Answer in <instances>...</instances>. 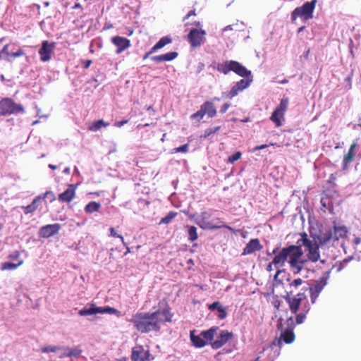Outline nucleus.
<instances>
[{
  "label": "nucleus",
  "instance_id": "28",
  "mask_svg": "<svg viewBox=\"0 0 361 361\" xmlns=\"http://www.w3.org/2000/svg\"><path fill=\"white\" fill-rule=\"evenodd\" d=\"M219 329L218 326H214L210 329L206 331H202L201 332V336H202L203 338L207 342H209L211 345V342H213L215 334H216L217 330Z\"/></svg>",
  "mask_w": 361,
  "mask_h": 361
},
{
  "label": "nucleus",
  "instance_id": "7",
  "mask_svg": "<svg viewBox=\"0 0 361 361\" xmlns=\"http://www.w3.org/2000/svg\"><path fill=\"white\" fill-rule=\"evenodd\" d=\"M217 111L215 104L212 102L206 101L201 106L200 109L190 116V119L195 123L200 122L207 115L208 118L216 116Z\"/></svg>",
  "mask_w": 361,
  "mask_h": 361
},
{
  "label": "nucleus",
  "instance_id": "35",
  "mask_svg": "<svg viewBox=\"0 0 361 361\" xmlns=\"http://www.w3.org/2000/svg\"><path fill=\"white\" fill-rule=\"evenodd\" d=\"M62 350L68 351L66 355H68V357H78L82 352L78 346L73 348L63 347Z\"/></svg>",
  "mask_w": 361,
  "mask_h": 361
},
{
  "label": "nucleus",
  "instance_id": "37",
  "mask_svg": "<svg viewBox=\"0 0 361 361\" xmlns=\"http://www.w3.org/2000/svg\"><path fill=\"white\" fill-rule=\"evenodd\" d=\"M188 239L190 242H194L198 238L197 228L194 226H188Z\"/></svg>",
  "mask_w": 361,
  "mask_h": 361
},
{
  "label": "nucleus",
  "instance_id": "46",
  "mask_svg": "<svg viewBox=\"0 0 361 361\" xmlns=\"http://www.w3.org/2000/svg\"><path fill=\"white\" fill-rule=\"evenodd\" d=\"M0 52H1V56L3 54H6V59L7 61H11V59H10V54H11V53H9V52H8V44L5 45V46L3 47L2 50H1V51H0Z\"/></svg>",
  "mask_w": 361,
  "mask_h": 361
},
{
  "label": "nucleus",
  "instance_id": "34",
  "mask_svg": "<svg viewBox=\"0 0 361 361\" xmlns=\"http://www.w3.org/2000/svg\"><path fill=\"white\" fill-rule=\"evenodd\" d=\"M288 281L289 283V287L290 288L296 290L299 286H302V284L305 283V281L302 280L300 278L295 279L293 281H290V279L288 278ZM293 292V290H291L290 293H287L286 295H289L290 297H293V295H290V294Z\"/></svg>",
  "mask_w": 361,
  "mask_h": 361
},
{
  "label": "nucleus",
  "instance_id": "48",
  "mask_svg": "<svg viewBox=\"0 0 361 361\" xmlns=\"http://www.w3.org/2000/svg\"><path fill=\"white\" fill-rule=\"evenodd\" d=\"M231 104L229 103H225L224 104L221 108H220V113L221 114H224L226 112V111L228 109V108L230 107Z\"/></svg>",
  "mask_w": 361,
  "mask_h": 361
},
{
  "label": "nucleus",
  "instance_id": "13",
  "mask_svg": "<svg viewBox=\"0 0 361 361\" xmlns=\"http://www.w3.org/2000/svg\"><path fill=\"white\" fill-rule=\"evenodd\" d=\"M152 359L149 350H145L142 345H137L132 348V361H150Z\"/></svg>",
  "mask_w": 361,
  "mask_h": 361
},
{
  "label": "nucleus",
  "instance_id": "29",
  "mask_svg": "<svg viewBox=\"0 0 361 361\" xmlns=\"http://www.w3.org/2000/svg\"><path fill=\"white\" fill-rule=\"evenodd\" d=\"M211 67L215 70H217L219 72L224 73V75H227L230 72L231 61H227L225 63H215L212 64Z\"/></svg>",
  "mask_w": 361,
  "mask_h": 361
},
{
  "label": "nucleus",
  "instance_id": "25",
  "mask_svg": "<svg viewBox=\"0 0 361 361\" xmlns=\"http://www.w3.org/2000/svg\"><path fill=\"white\" fill-rule=\"evenodd\" d=\"M178 56L176 51L168 52L164 54L154 56L151 59L156 63H161L164 61H171Z\"/></svg>",
  "mask_w": 361,
  "mask_h": 361
},
{
  "label": "nucleus",
  "instance_id": "21",
  "mask_svg": "<svg viewBox=\"0 0 361 361\" xmlns=\"http://www.w3.org/2000/svg\"><path fill=\"white\" fill-rule=\"evenodd\" d=\"M263 248L258 238L251 239L249 243L246 245L242 255H247L254 253L256 251H259Z\"/></svg>",
  "mask_w": 361,
  "mask_h": 361
},
{
  "label": "nucleus",
  "instance_id": "19",
  "mask_svg": "<svg viewBox=\"0 0 361 361\" xmlns=\"http://www.w3.org/2000/svg\"><path fill=\"white\" fill-rule=\"evenodd\" d=\"M49 195H51V197L53 200L55 199L54 195L51 191H47L44 195L43 197L41 195L37 196L32 202V203L26 207H22V208L24 209V212L25 214H28L30 213H32L35 212L37 209L38 207V202L39 200L43 198H47Z\"/></svg>",
  "mask_w": 361,
  "mask_h": 361
},
{
  "label": "nucleus",
  "instance_id": "62",
  "mask_svg": "<svg viewBox=\"0 0 361 361\" xmlns=\"http://www.w3.org/2000/svg\"><path fill=\"white\" fill-rule=\"evenodd\" d=\"M193 25H195L197 27L201 26V23L200 21H195L194 22Z\"/></svg>",
  "mask_w": 361,
  "mask_h": 361
},
{
  "label": "nucleus",
  "instance_id": "18",
  "mask_svg": "<svg viewBox=\"0 0 361 361\" xmlns=\"http://www.w3.org/2000/svg\"><path fill=\"white\" fill-rule=\"evenodd\" d=\"M231 71H233L239 76L245 78H247V77L252 75L250 71L247 70L244 66L240 64L239 62L233 60H231L230 72Z\"/></svg>",
  "mask_w": 361,
  "mask_h": 361
},
{
  "label": "nucleus",
  "instance_id": "12",
  "mask_svg": "<svg viewBox=\"0 0 361 361\" xmlns=\"http://www.w3.org/2000/svg\"><path fill=\"white\" fill-rule=\"evenodd\" d=\"M205 35V30L194 28L188 35V39L192 47H198L204 42Z\"/></svg>",
  "mask_w": 361,
  "mask_h": 361
},
{
  "label": "nucleus",
  "instance_id": "38",
  "mask_svg": "<svg viewBox=\"0 0 361 361\" xmlns=\"http://www.w3.org/2000/svg\"><path fill=\"white\" fill-rule=\"evenodd\" d=\"M177 214L178 213L176 212H169L166 216L163 217L161 219L159 224H169L171 221V220L173 219L177 216Z\"/></svg>",
  "mask_w": 361,
  "mask_h": 361
},
{
  "label": "nucleus",
  "instance_id": "59",
  "mask_svg": "<svg viewBox=\"0 0 361 361\" xmlns=\"http://www.w3.org/2000/svg\"><path fill=\"white\" fill-rule=\"evenodd\" d=\"M82 8V6H81V4H79V3L75 4L73 6V9H78V8Z\"/></svg>",
  "mask_w": 361,
  "mask_h": 361
},
{
  "label": "nucleus",
  "instance_id": "27",
  "mask_svg": "<svg viewBox=\"0 0 361 361\" xmlns=\"http://www.w3.org/2000/svg\"><path fill=\"white\" fill-rule=\"evenodd\" d=\"M348 229L345 226H336L334 225V238L335 241H338L340 238H343L347 236Z\"/></svg>",
  "mask_w": 361,
  "mask_h": 361
},
{
  "label": "nucleus",
  "instance_id": "5",
  "mask_svg": "<svg viewBox=\"0 0 361 361\" xmlns=\"http://www.w3.org/2000/svg\"><path fill=\"white\" fill-rule=\"evenodd\" d=\"M317 2V0H312L305 2L301 6L295 8L291 14L292 20H295L297 18H300L303 22H306L312 19Z\"/></svg>",
  "mask_w": 361,
  "mask_h": 361
},
{
  "label": "nucleus",
  "instance_id": "22",
  "mask_svg": "<svg viewBox=\"0 0 361 361\" xmlns=\"http://www.w3.org/2000/svg\"><path fill=\"white\" fill-rule=\"evenodd\" d=\"M75 196V188L73 185H70L68 188L59 195V200L63 202H71Z\"/></svg>",
  "mask_w": 361,
  "mask_h": 361
},
{
  "label": "nucleus",
  "instance_id": "39",
  "mask_svg": "<svg viewBox=\"0 0 361 361\" xmlns=\"http://www.w3.org/2000/svg\"><path fill=\"white\" fill-rule=\"evenodd\" d=\"M99 313L100 314H104V313H108V314H116L117 312H118V311L117 310H116L115 308L114 307H99Z\"/></svg>",
  "mask_w": 361,
  "mask_h": 361
},
{
  "label": "nucleus",
  "instance_id": "31",
  "mask_svg": "<svg viewBox=\"0 0 361 361\" xmlns=\"http://www.w3.org/2000/svg\"><path fill=\"white\" fill-rule=\"evenodd\" d=\"M171 38L170 37L166 36L161 37L152 47V51H157L159 49L163 48L168 44L171 42Z\"/></svg>",
  "mask_w": 361,
  "mask_h": 361
},
{
  "label": "nucleus",
  "instance_id": "30",
  "mask_svg": "<svg viewBox=\"0 0 361 361\" xmlns=\"http://www.w3.org/2000/svg\"><path fill=\"white\" fill-rule=\"evenodd\" d=\"M99 307H97L95 304L91 303L90 304V307H84L82 310H79L78 314L80 316H87L92 315L99 313Z\"/></svg>",
  "mask_w": 361,
  "mask_h": 361
},
{
  "label": "nucleus",
  "instance_id": "55",
  "mask_svg": "<svg viewBox=\"0 0 361 361\" xmlns=\"http://www.w3.org/2000/svg\"><path fill=\"white\" fill-rule=\"evenodd\" d=\"M273 266H274V264H273V261H272L271 263H269V264L267 266V267H266V270H267V271H269V272H271V271H273V269H273Z\"/></svg>",
  "mask_w": 361,
  "mask_h": 361
},
{
  "label": "nucleus",
  "instance_id": "42",
  "mask_svg": "<svg viewBox=\"0 0 361 361\" xmlns=\"http://www.w3.org/2000/svg\"><path fill=\"white\" fill-rule=\"evenodd\" d=\"M62 348H63V347L49 345V346L42 348V351L43 353H49V352L55 353L57 350H62Z\"/></svg>",
  "mask_w": 361,
  "mask_h": 361
},
{
  "label": "nucleus",
  "instance_id": "8",
  "mask_svg": "<svg viewBox=\"0 0 361 361\" xmlns=\"http://www.w3.org/2000/svg\"><path fill=\"white\" fill-rule=\"evenodd\" d=\"M200 226L206 230H216L220 228H226L232 231V228L226 225L219 218L214 219L215 223L208 221V214L206 212H202L200 214Z\"/></svg>",
  "mask_w": 361,
  "mask_h": 361
},
{
  "label": "nucleus",
  "instance_id": "10",
  "mask_svg": "<svg viewBox=\"0 0 361 361\" xmlns=\"http://www.w3.org/2000/svg\"><path fill=\"white\" fill-rule=\"evenodd\" d=\"M328 274L325 273L322 277L315 281V283L309 288L310 293V299L312 303H314L324 288L327 284Z\"/></svg>",
  "mask_w": 361,
  "mask_h": 361
},
{
  "label": "nucleus",
  "instance_id": "56",
  "mask_svg": "<svg viewBox=\"0 0 361 361\" xmlns=\"http://www.w3.org/2000/svg\"><path fill=\"white\" fill-rule=\"evenodd\" d=\"M280 305H281V302L279 300H276L274 302V307L276 309V310H279V307H280Z\"/></svg>",
  "mask_w": 361,
  "mask_h": 361
},
{
  "label": "nucleus",
  "instance_id": "3",
  "mask_svg": "<svg viewBox=\"0 0 361 361\" xmlns=\"http://www.w3.org/2000/svg\"><path fill=\"white\" fill-rule=\"evenodd\" d=\"M273 254L275 255L272 260L275 268L279 269L283 267L288 260L290 267L295 274L300 273L302 270V265L299 259L303 255L304 252L302 249L300 248V246L289 245L283 247L279 253L276 248L273 250Z\"/></svg>",
  "mask_w": 361,
  "mask_h": 361
},
{
  "label": "nucleus",
  "instance_id": "24",
  "mask_svg": "<svg viewBox=\"0 0 361 361\" xmlns=\"http://www.w3.org/2000/svg\"><path fill=\"white\" fill-rule=\"evenodd\" d=\"M195 331L192 330L190 332V338L193 346L201 348L207 345V341L203 338L201 334L198 336L195 334Z\"/></svg>",
  "mask_w": 361,
  "mask_h": 361
},
{
  "label": "nucleus",
  "instance_id": "43",
  "mask_svg": "<svg viewBox=\"0 0 361 361\" xmlns=\"http://www.w3.org/2000/svg\"><path fill=\"white\" fill-rule=\"evenodd\" d=\"M188 145L185 144L180 147L173 148L172 149V153H178V152L186 153V152H188Z\"/></svg>",
  "mask_w": 361,
  "mask_h": 361
},
{
  "label": "nucleus",
  "instance_id": "14",
  "mask_svg": "<svg viewBox=\"0 0 361 361\" xmlns=\"http://www.w3.org/2000/svg\"><path fill=\"white\" fill-rule=\"evenodd\" d=\"M55 47V42H49L47 40L43 41L42 47L39 50L40 60L43 62L49 61L51 59Z\"/></svg>",
  "mask_w": 361,
  "mask_h": 361
},
{
  "label": "nucleus",
  "instance_id": "47",
  "mask_svg": "<svg viewBox=\"0 0 361 361\" xmlns=\"http://www.w3.org/2000/svg\"><path fill=\"white\" fill-rule=\"evenodd\" d=\"M23 55H25V52L22 49H19L16 52L11 53L10 54L11 61L12 60V59H14V58H16V57H19V56H22Z\"/></svg>",
  "mask_w": 361,
  "mask_h": 361
},
{
  "label": "nucleus",
  "instance_id": "54",
  "mask_svg": "<svg viewBox=\"0 0 361 361\" xmlns=\"http://www.w3.org/2000/svg\"><path fill=\"white\" fill-rule=\"evenodd\" d=\"M353 243L355 245H358L361 243V238L360 237H355L353 240Z\"/></svg>",
  "mask_w": 361,
  "mask_h": 361
},
{
  "label": "nucleus",
  "instance_id": "57",
  "mask_svg": "<svg viewBox=\"0 0 361 361\" xmlns=\"http://www.w3.org/2000/svg\"><path fill=\"white\" fill-rule=\"evenodd\" d=\"M220 100H221V99L219 97H213L212 99H211L209 102H212L213 104H215L216 102H219Z\"/></svg>",
  "mask_w": 361,
  "mask_h": 361
},
{
  "label": "nucleus",
  "instance_id": "9",
  "mask_svg": "<svg viewBox=\"0 0 361 361\" xmlns=\"http://www.w3.org/2000/svg\"><path fill=\"white\" fill-rule=\"evenodd\" d=\"M252 81L253 75H250L245 79H241L234 84L228 92L224 93L223 94L225 95L227 98L232 99L237 96L239 92L247 88L251 85Z\"/></svg>",
  "mask_w": 361,
  "mask_h": 361
},
{
  "label": "nucleus",
  "instance_id": "1",
  "mask_svg": "<svg viewBox=\"0 0 361 361\" xmlns=\"http://www.w3.org/2000/svg\"><path fill=\"white\" fill-rule=\"evenodd\" d=\"M284 299L288 304L290 311L295 314V321H294L293 317L286 319V328L281 333L278 341L279 345H281L282 341L286 344H290L295 341V335L293 330L295 325L302 324L310 310V305L305 292L298 293L293 297L288 295L284 297Z\"/></svg>",
  "mask_w": 361,
  "mask_h": 361
},
{
  "label": "nucleus",
  "instance_id": "17",
  "mask_svg": "<svg viewBox=\"0 0 361 361\" xmlns=\"http://www.w3.org/2000/svg\"><path fill=\"white\" fill-rule=\"evenodd\" d=\"M111 42L117 47L116 54H119L130 47V41L126 37L116 36L111 38Z\"/></svg>",
  "mask_w": 361,
  "mask_h": 361
},
{
  "label": "nucleus",
  "instance_id": "60",
  "mask_svg": "<svg viewBox=\"0 0 361 361\" xmlns=\"http://www.w3.org/2000/svg\"><path fill=\"white\" fill-rule=\"evenodd\" d=\"M336 179V177L333 174H331L329 178V182H334Z\"/></svg>",
  "mask_w": 361,
  "mask_h": 361
},
{
  "label": "nucleus",
  "instance_id": "2",
  "mask_svg": "<svg viewBox=\"0 0 361 361\" xmlns=\"http://www.w3.org/2000/svg\"><path fill=\"white\" fill-rule=\"evenodd\" d=\"M173 314L168 304L161 311L158 310L153 312H137L131 319L133 326L139 332L147 334L150 331L158 332L161 329V324L171 322Z\"/></svg>",
  "mask_w": 361,
  "mask_h": 361
},
{
  "label": "nucleus",
  "instance_id": "15",
  "mask_svg": "<svg viewBox=\"0 0 361 361\" xmlns=\"http://www.w3.org/2000/svg\"><path fill=\"white\" fill-rule=\"evenodd\" d=\"M233 334L227 330H221L217 338L211 342V347L214 350H218L224 346L229 340L233 338Z\"/></svg>",
  "mask_w": 361,
  "mask_h": 361
},
{
  "label": "nucleus",
  "instance_id": "45",
  "mask_svg": "<svg viewBox=\"0 0 361 361\" xmlns=\"http://www.w3.org/2000/svg\"><path fill=\"white\" fill-rule=\"evenodd\" d=\"M20 256V252L18 250H16L13 252L11 253L8 258L11 260H18Z\"/></svg>",
  "mask_w": 361,
  "mask_h": 361
},
{
  "label": "nucleus",
  "instance_id": "6",
  "mask_svg": "<svg viewBox=\"0 0 361 361\" xmlns=\"http://www.w3.org/2000/svg\"><path fill=\"white\" fill-rule=\"evenodd\" d=\"M25 112L21 104L16 103L12 99L6 97L0 101V116H7L12 114H23Z\"/></svg>",
  "mask_w": 361,
  "mask_h": 361
},
{
  "label": "nucleus",
  "instance_id": "40",
  "mask_svg": "<svg viewBox=\"0 0 361 361\" xmlns=\"http://www.w3.org/2000/svg\"><path fill=\"white\" fill-rule=\"evenodd\" d=\"M284 272V270L278 269L274 277V286H279L283 283V281L279 279V275Z\"/></svg>",
  "mask_w": 361,
  "mask_h": 361
},
{
  "label": "nucleus",
  "instance_id": "49",
  "mask_svg": "<svg viewBox=\"0 0 361 361\" xmlns=\"http://www.w3.org/2000/svg\"><path fill=\"white\" fill-rule=\"evenodd\" d=\"M127 123H128V120H123V121H116L114 123V126L116 127L120 128V127L123 126L124 124H126Z\"/></svg>",
  "mask_w": 361,
  "mask_h": 361
},
{
  "label": "nucleus",
  "instance_id": "44",
  "mask_svg": "<svg viewBox=\"0 0 361 361\" xmlns=\"http://www.w3.org/2000/svg\"><path fill=\"white\" fill-rule=\"evenodd\" d=\"M109 231L111 236L120 238L123 245H126V243L125 242L123 237L121 235L117 234L114 228H110Z\"/></svg>",
  "mask_w": 361,
  "mask_h": 361
},
{
  "label": "nucleus",
  "instance_id": "58",
  "mask_svg": "<svg viewBox=\"0 0 361 361\" xmlns=\"http://www.w3.org/2000/svg\"><path fill=\"white\" fill-rule=\"evenodd\" d=\"M154 51H152V49H150V51H148V52H147V53L144 56L143 59H146L147 58H148V57H149V56L150 54H152V53H154Z\"/></svg>",
  "mask_w": 361,
  "mask_h": 361
},
{
  "label": "nucleus",
  "instance_id": "53",
  "mask_svg": "<svg viewBox=\"0 0 361 361\" xmlns=\"http://www.w3.org/2000/svg\"><path fill=\"white\" fill-rule=\"evenodd\" d=\"M269 145H259V146H256L254 149H253V152H255L257 150H260V149H265L266 147H267Z\"/></svg>",
  "mask_w": 361,
  "mask_h": 361
},
{
  "label": "nucleus",
  "instance_id": "51",
  "mask_svg": "<svg viewBox=\"0 0 361 361\" xmlns=\"http://www.w3.org/2000/svg\"><path fill=\"white\" fill-rule=\"evenodd\" d=\"M191 16H195V10H192V11H189L188 13L184 17L183 21L186 20Z\"/></svg>",
  "mask_w": 361,
  "mask_h": 361
},
{
  "label": "nucleus",
  "instance_id": "32",
  "mask_svg": "<svg viewBox=\"0 0 361 361\" xmlns=\"http://www.w3.org/2000/svg\"><path fill=\"white\" fill-rule=\"evenodd\" d=\"M109 123H106L104 120L101 119L94 121L92 124L89 125L88 129L93 132H97L99 130L102 128H106L109 126Z\"/></svg>",
  "mask_w": 361,
  "mask_h": 361
},
{
  "label": "nucleus",
  "instance_id": "4",
  "mask_svg": "<svg viewBox=\"0 0 361 361\" xmlns=\"http://www.w3.org/2000/svg\"><path fill=\"white\" fill-rule=\"evenodd\" d=\"M300 238L298 239L296 242L295 246H300V248L302 249V247L304 246L305 247V252H307V257L309 261L312 262H317L320 258L319 254V244L315 240H310L308 238V235L306 233H300Z\"/></svg>",
  "mask_w": 361,
  "mask_h": 361
},
{
  "label": "nucleus",
  "instance_id": "36",
  "mask_svg": "<svg viewBox=\"0 0 361 361\" xmlns=\"http://www.w3.org/2000/svg\"><path fill=\"white\" fill-rule=\"evenodd\" d=\"M101 207V204L97 202L92 201L89 202L85 207V212L86 213H93L99 211Z\"/></svg>",
  "mask_w": 361,
  "mask_h": 361
},
{
  "label": "nucleus",
  "instance_id": "26",
  "mask_svg": "<svg viewBox=\"0 0 361 361\" xmlns=\"http://www.w3.org/2000/svg\"><path fill=\"white\" fill-rule=\"evenodd\" d=\"M209 310H216L219 312L218 318L224 319L227 316L226 308L224 307L221 303L219 301L214 302L208 307Z\"/></svg>",
  "mask_w": 361,
  "mask_h": 361
},
{
  "label": "nucleus",
  "instance_id": "50",
  "mask_svg": "<svg viewBox=\"0 0 361 361\" xmlns=\"http://www.w3.org/2000/svg\"><path fill=\"white\" fill-rule=\"evenodd\" d=\"M82 63L83 64L85 68H88L90 67V66L92 64V61L91 60H82Z\"/></svg>",
  "mask_w": 361,
  "mask_h": 361
},
{
  "label": "nucleus",
  "instance_id": "52",
  "mask_svg": "<svg viewBox=\"0 0 361 361\" xmlns=\"http://www.w3.org/2000/svg\"><path fill=\"white\" fill-rule=\"evenodd\" d=\"M235 25H227L224 28H223L222 31L223 32H226V31H228V30H234V27Z\"/></svg>",
  "mask_w": 361,
  "mask_h": 361
},
{
  "label": "nucleus",
  "instance_id": "64",
  "mask_svg": "<svg viewBox=\"0 0 361 361\" xmlns=\"http://www.w3.org/2000/svg\"><path fill=\"white\" fill-rule=\"evenodd\" d=\"M49 168H50V169H51L54 170V169H56V166L53 165V164H49Z\"/></svg>",
  "mask_w": 361,
  "mask_h": 361
},
{
  "label": "nucleus",
  "instance_id": "20",
  "mask_svg": "<svg viewBox=\"0 0 361 361\" xmlns=\"http://www.w3.org/2000/svg\"><path fill=\"white\" fill-rule=\"evenodd\" d=\"M357 147V143L354 142L350 147L348 152L346 154L344 155L343 161H342V170L345 171L348 169V166L353 163L355 160L356 153L355 148Z\"/></svg>",
  "mask_w": 361,
  "mask_h": 361
},
{
  "label": "nucleus",
  "instance_id": "63",
  "mask_svg": "<svg viewBox=\"0 0 361 361\" xmlns=\"http://www.w3.org/2000/svg\"><path fill=\"white\" fill-rule=\"evenodd\" d=\"M305 29V27L302 26V27H299L298 32L300 33V32H302Z\"/></svg>",
  "mask_w": 361,
  "mask_h": 361
},
{
  "label": "nucleus",
  "instance_id": "33",
  "mask_svg": "<svg viewBox=\"0 0 361 361\" xmlns=\"http://www.w3.org/2000/svg\"><path fill=\"white\" fill-rule=\"evenodd\" d=\"M24 263V260L20 259L18 263H12V262H4L1 265V269L2 271L5 270H14L17 269L18 267L23 265Z\"/></svg>",
  "mask_w": 361,
  "mask_h": 361
},
{
  "label": "nucleus",
  "instance_id": "61",
  "mask_svg": "<svg viewBox=\"0 0 361 361\" xmlns=\"http://www.w3.org/2000/svg\"><path fill=\"white\" fill-rule=\"evenodd\" d=\"M356 126L361 128V118L358 120V123L354 126V128H356Z\"/></svg>",
  "mask_w": 361,
  "mask_h": 361
},
{
  "label": "nucleus",
  "instance_id": "11",
  "mask_svg": "<svg viewBox=\"0 0 361 361\" xmlns=\"http://www.w3.org/2000/svg\"><path fill=\"white\" fill-rule=\"evenodd\" d=\"M289 100L288 98L281 99L279 105L275 109L271 116V120L276 126H281V121L283 120V116L288 106Z\"/></svg>",
  "mask_w": 361,
  "mask_h": 361
},
{
  "label": "nucleus",
  "instance_id": "23",
  "mask_svg": "<svg viewBox=\"0 0 361 361\" xmlns=\"http://www.w3.org/2000/svg\"><path fill=\"white\" fill-rule=\"evenodd\" d=\"M317 241L321 245L334 242L333 231L329 230L324 233H321L320 235H317Z\"/></svg>",
  "mask_w": 361,
  "mask_h": 361
},
{
  "label": "nucleus",
  "instance_id": "41",
  "mask_svg": "<svg viewBox=\"0 0 361 361\" xmlns=\"http://www.w3.org/2000/svg\"><path fill=\"white\" fill-rule=\"evenodd\" d=\"M242 154L240 152H236L228 158V163L233 164L241 158Z\"/></svg>",
  "mask_w": 361,
  "mask_h": 361
},
{
  "label": "nucleus",
  "instance_id": "16",
  "mask_svg": "<svg viewBox=\"0 0 361 361\" xmlns=\"http://www.w3.org/2000/svg\"><path fill=\"white\" fill-rule=\"evenodd\" d=\"M61 225L59 224H48L42 226L39 232L40 237L44 238H48L58 233L61 229Z\"/></svg>",
  "mask_w": 361,
  "mask_h": 361
}]
</instances>
